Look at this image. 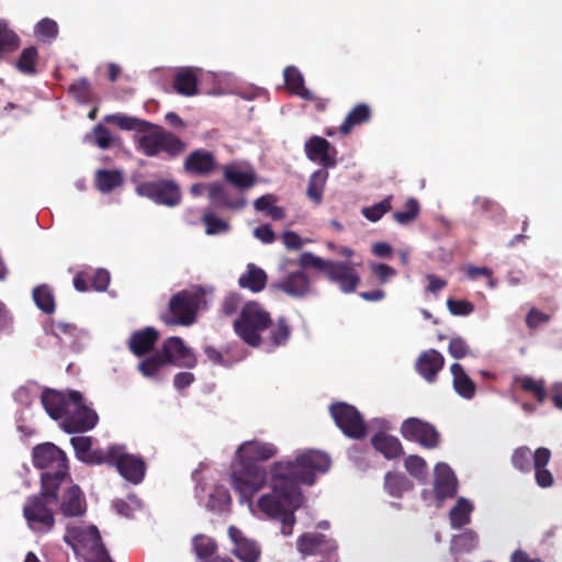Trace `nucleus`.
Returning <instances> with one entry per match:
<instances>
[{
	"instance_id": "49530a36",
	"label": "nucleus",
	"mask_w": 562,
	"mask_h": 562,
	"mask_svg": "<svg viewBox=\"0 0 562 562\" xmlns=\"http://www.w3.org/2000/svg\"><path fill=\"white\" fill-rule=\"evenodd\" d=\"M68 91L79 103H91L94 100L91 83L86 78L74 81Z\"/></svg>"
},
{
	"instance_id": "6e6552de",
	"label": "nucleus",
	"mask_w": 562,
	"mask_h": 562,
	"mask_svg": "<svg viewBox=\"0 0 562 562\" xmlns=\"http://www.w3.org/2000/svg\"><path fill=\"white\" fill-rule=\"evenodd\" d=\"M68 398L74 406L68 409L61 423L63 429L68 434L86 432L95 427L99 416L94 409L82 403V394L79 391H68Z\"/></svg>"
},
{
	"instance_id": "bf43d9fd",
	"label": "nucleus",
	"mask_w": 562,
	"mask_h": 562,
	"mask_svg": "<svg viewBox=\"0 0 562 562\" xmlns=\"http://www.w3.org/2000/svg\"><path fill=\"white\" fill-rule=\"evenodd\" d=\"M448 352L454 359H463L470 353V346L463 338L452 337L449 341Z\"/></svg>"
},
{
	"instance_id": "f3484780",
	"label": "nucleus",
	"mask_w": 562,
	"mask_h": 562,
	"mask_svg": "<svg viewBox=\"0 0 562 562\" xmlns=\"http://www.w3.org/2000/svg\"><path fill=\"white\" fill-rule=\"evenodd\" d=\"M325 276L331 282L338 283L345 293H352L359 285L360 277L348 262L330 261Z\"/></svg>"
},
{
	"instance_id": "58836bf2",
	"label": "nucleus",
	"mask_w": 562,
	"mask_h": 562,
	"mask_svg": "<svg viewBox=\"0 0 562 562\" xmlns=\"http://www.w3.org/2000/svg\"><path fill=\"white\" fill-rule=\"evenodd\" d=\"M224 179L238 190L250 189L256 183L254 172L240 171L235 167H225Z\"/></svg>"
},
{
	"instance_id": "a18cd8bd",
	"label": "nucleus",
	"mask_w": 562,
	"mask_h": 562,
	"mask_svg": "<svg viewBox=\"0 0 562 562\" xmlns=\"http://www.w3.org/2000/svg\"><path fill=\"white\" fill-rule=\"evenodd\" d=\"M420 205L415 198H409L405 202L403 211H395L392 214L393 220L400 225H408L413 223L419 215Z\"/></svg>"
},
{
	"instance_id": "a878e982",
	"label": "nucleus",
	"mask_w": 562,
	"mask_h": 562,
	"mask_svg": "<svg viewBox=\"0 0 562 562\" xmlns=\"http://www.w3.org/2000/svg\"><path fill=\"white\" fill-rule=\"evenodd\" d=\"M551 456L550 449L546 447H540L533 452L535 480L541 488L551 487L554 483L552 473L547 469Z\"/></svg>"
},
{
	"instance_id": "393cba45",
	"label": "nucleus",
	"mask_w": 562,
	"mask_h": 562,
	"mask_svg": "<svg viewBox=\"0 0 562 562\" xmlns=\"http://www.w3.org/2000/svg\"><path fill=\"white\" fill-rule=\"evenodd\" d=\"M207 190L209 199L216 207L240 210L246 205V200L243 196L233 195V193L221 183H210Z\"/></svg>"
},
{
	"instance_id": "09e8293b",
	"label": "nucleus",
	"mask_w": 562,
	"mask_h": 562,
	"mask_svg": "<svg viewBox=\"0 0 562 562\" xmlns=\"http://www.w3.org/2000/svg\"><path fill=\"white\" fill-rule=\"evenodd\" d=\"M531 461L533 462V453L526 446L515 449L512 454V463L514 468L522 473L530 472Z\"/></svg>"
},
{
	"instance_id": "bb28decb",
	"label": "nucleus",
	"mask_w": 562,
	"mask_h": 562,
	"mask_svg": "<svg viewBox=\"0 0 562 562\" xmlns=\"http://www.w3.org/2000/svg\"><path fill=\"white\" fill-rule=\"evenodd\" d=\"M60 512L66 517H80L86 513V502L78 485L70 486L63 495Z\"/></svg>"
},
{
	"instance_id": "f03ea898",
	"label": "nucleus",
	"mask_w": 562,
	"mask_h": 562,
	"mask_svg": "<svg viewBox=\"0 0 562 562\" xmlns=\"http://www.w3.org/2000/svg\"><path fill=\"white\" fill-rule=\"evenodd\" d=\"M104 122L123 131L144 133L137 137V149L147 157L164 155L166 159H175L187 149V143L175 133L149 121L121 113L104 116Z\"/></svg>"
},
{
	"instance_id": "8fccbe9b",
	"label": "nucleus",
	"mask_w": 562,
	"mask_h": 562,
	"mask_svg": "<svg viewBox=\"0 0 562 562\" xmlns=\"http://www.w3.org/2000/svg\"><path fill=\"white\" fill-rule=\"evenodd\" d=\"M392 195L385 196L379 203L362 209V215L370 222H378L384 214L392 210Z\"/></svg>"
},
{
	"instance_id": "412c9836",
	"label": "nucleus",
	"mask_w": 562,
	"mask_h": 562,
	"mask_svg": "<svg viewBox=\"0 0 562 562\" xmlns=\"http://www.w3.org/2000/svg\"><path fill=\"white\" fill-rule=\"evenodd\" d=\"M183 168L188 173L205 177L216 168V159L213 153L206 149H195L188 155Z\"/></svg>"
},
{
	"instance_id": "338daca9",
	"label": "nucleus",
	"mask_w": 562,
	"mask_h": 562,
	"mask_svg": "<svg viewBox=\"0 0 562 562\" xmlns=\"http://www.w3.org/2000/svg\"><path fill=\"white\" fill-rule=\"evenodd\" d=\"M281 238L288 249L299 250L303 247L301 236L293 231H285Z\"/></svg>"
},
{
	"instance_id": "b1692460",
	"label": "nucleus",
	"mask_w": 562,
	"mask_h": 562,
	"mask_svg": "<svg viewBox=\"0 0 562 562\" xmlns=\"http://www.w3.org/2000/svg\"><path fill=\"white\" fill-rule=\"evenodd\" d=\"M159 339V331L154 327H145L134 331L127 341L130 351L136 357L150 353Z\"/></svg>"
},
{
	"instance_id": "aec40b11",
	"label": "nucleus",
	"mask_w": 562,
	"mask_h": 562,
	"mask_svg": "<svg viewBox=\"0 0 562 562\" xmlns=\"http://www.w3.org/2000/svg\"><path fill=\"white\" fill-rule=\"evenodd\" d=\"M443 366V356L436 349H428L418 356L415 369L428 383H434Z\"/></svg>"
},
{
	"instance_id": "9b49d317",
	"label": "nucleus",
	"mask_w": 562,
	"mask_h": 562,
	"mask_svg": "<svg viewBox=\"0 0 562 562\" xmlns=\"http://www.w3.org/2000/svg\"><path fill=\"white\" fill-rule=\"evenodd\" d=\"M135 191L142 198L170 207L178 205L181 201L180 187L172 180L144 181L136 186Z\"/></svg>"
},
{
	"instance_id": "2eb2a0df",
	"label": "nucleus",
	"mask_w": 562,
	"mask_h": 562,
	"mask_svg": "<svg viewBox=\"0 0 562 562\" xmlns=\"http://www.w3.org/2000/svg\"><path fill=\"white\" fill-rule=\"evenodd\" d=\"M306 157L314 162H318L323 169L335 167L337 164V150L330 143L321 136L310 137L304 145Z\"/></svg>"
},
{
	"instance_id": "0e129e2a",
	"label": "nucleus",
	"mask_w": 562,
	"mask_h": 562,
	"mask_svg": "<svg viewBox=\"0 0 562 562\" xmlns=\"http://www.w3.org/2000/svg\"><path fill=\"white\" fill-rule=\"evenodd\" d=\"M203 351L213 364L223 367H227L229 364L228 360L225 359L224 353L214 346H205Z\"/></svg>"
},
{
	"instance_id": "a19ab883",
	"label": "nucleus",
	"mask_w": 562,
	"mask_h": 562,
	"mask_svg": "<svg viewBox=\"0 0 562 562\" xmlns=\"http://www.w3.org/2000/svg\"><path fill=\"white\" fill-rule=\"evenodd\" d=\"M167 366L159 351L149 355L137 364V370L142 375L149 379L158 376L160 370Z\"/></svg>"
},
{
	"instance_id": "1a4fd4ad",
	"label": "nucleus",
	"mask_w": 562,
	"mask_h": 562,
	"mask_svg": "<svg viewBox=\"0 0 562 562\" xmlns=\"http://www.w3.org/2000/svg\"><path fill=\"white\" fill-rule=\"evenodd\" d=\"M296 550L303 557L317 555L325 562H338L336 540L321 532H304L296 539Z\"/></svg>"
},
{
	"instance_id": "c9c22d12",
	"label": "nucleus",
	"mask_w": 562,
	"mask_h": 562,
	"mask_svg": "<svg viewBox=\"0 0 562 562\" xmlns=\"http://www.w3.org/2000/svg\"><path fill=\"white\" fill-rule=\"evenodd\" d=\"M473 505L465 498L460 497L450 509L449 518L452 529H461L471 521Z\"/></svg>"
},
{
	"instance_id": "39448f33",
	"label": "nucleus",
	"mask_w": 562,
	"mask_h": 562,
	"mask_svg": "<svg viewBox=\"0 0 562 562\" xmlns=\"http://www.w3.org/2000/svg\"><path fill=\"white\" fill-rule=\"evenodd\" d=\"M271 325L270 314L257 302H248L234 322L235 333L249 346L259 347L260 333Z\"/></svg>"
},
{
	"instance_id": "7ed1b4c3",
	"label": "nucleus",
	"mask_w": 562,
	"mask_h": 562,
	"mask_svg": "<svg viewBox=\"0 0 562 562\" xmlns=\"http://www.w3.org/2000/svg\"><path fill=\"white\" fill-rule=\"evenodd\" d=\"M33 465L44 470L41 485L44 491L59 490L69 477V467L66 453L50 442L37 445L32 451Z\"/></svg>"
},
{
	"instance_id": "6e6d98bb",
	"label": "nucleus",
	"mask_w": 562,
	"mask_h": 562,
	"mask_svg": "<svg viewBox=\"0 0 562 562\" xmlns=\"http://www.w3.org/2000/svg\"><path fill=\"white\" fill-rule=\"evenodd\" d=\"M70 443L76 452V457L86 462L89 453L92 450V438L91 437H72Z\"/></svg>"
},
{
	"instance_id": "0eeeda50",
	"label": "nucleus",
	"mask_w": 562,
	"mask_h": 562,
	"mask_svg": "<svg viewBox=\"0 0 562 562\" xmlns=\"http://www.w3.org/2000/svg\"><path fill=\"white\" fill-rule=\"evenodd\" d=\"M200 296L187 290L173 294L168 308L160 315L166 325L190 326L196 319Z\"/></svg>"
},
{
	"instance_id": "de8ad7c7",
	"label": "nucleus",
	"mask_w": 562,
	"mask_h": 562,
	"mask_svg": "<svg viewBox=\"0 0 562 562\" xmlns=\"http://www.w3.org/2000/svg\"><path fill=\"white\" fill-rule=\"evenodd\" d=\"M192 546L198 558L204 562L211 560L210 558H212L217 550L216 542L204 535L195 536L192 540Z\"/></svg>"
},
{
	"instance_id": "5701e85b",
	"label": "nucleus",
	"mask_w": 562,
	"mask_h": 562,
	"mask_svg": "<svg viewBox=\"0 0 562 562\" xmlns=\"http://www.w3.org/2000/svg\"><path fill=\"white\" fill-rule=\"evenodd\" d=\"M458 482L451 468L445 463H438L435 468L434 493L436 498H451L457 494Z\"/></svg>"
},
{
	"instance_id": "603ef678",
	"label": "nucleus",
	"mask_w": 562,
	"mask_h": 562,
	"mask_svg": "<svg viewBox=\"0 0 562 562\" xmlns=\"http://www.w3.org/2000/svg\"><path fill=\"white\" fill-rule=\"evenodd\" d=\"M207 235L225 234L229 231V224L213 213H206L202 217Z\"/></svg>"
},
{
	"instance_id": "ddd939ff",
	"label": "nucleus",
	"mask_w": 562,
	"mask_h": 562,
	"mask_svg": "<svg viewBox=\"0 0 562 562\" xmlns=\"http://www.w3.org/2000/svg\"><path fill=\"white\" fill-rule=\"evenodd\" d=\"M167 364L193 369L198 364L194 352L184 345V341L177 336L164 340L158 350Z\"/></svg>"
},
{
	"instance_id": "473e14b6",
	"label": "nucleus",
	"mask_w": 562,
	"mask_h": 562,
	"mask_svg": "<svg viewBox=\"0 0 562 562\" xmlns=\"http://www.w3.org/2000/svg\"><path fill=\"white\" fill-rule=\"evenodd\" d=\"M328 171L326 169H318L314 171L308 179L306 196L315 205H319L323 201V193L328 179Z\"/></svg>"
},
{
	"instance_id": "ea45409f",
	"label": "nucleus",
	"mask_w": 562,
	"mask_h": 562,
	"mask_svg": "<svg viewBox=\"0 0 562 562\" xmlns=\"http://www.w3.org/2000/svg\"><path fill=\"white\" fill-rule=\"evenodd\" d=\"M33 300L36 306L46 314L55 311V297L52 289L47 284H41L33 290Z\"/></svg>"
},
{
	"instance_id": "dca6fc26",
	"label": "nucleus",
	"mask_w": 562,
	"mask_h": 562,
	"mask_svg": "<svg viewBox=\"0 0 562 562\" xmlns=\"http://www.w3.org/2000/svg\"><path fill=\"white\" fill-rule=\"evenodd\" d=\"M279 453L278 447L272 442L261 440L245 441L237 450V459L245 462L259 464L268 461Z\"/></svg>"
},
{
	"instance_id": "a211bd4d",
	"label": "nucleus",
	"mask_w": 562,
	"mask_h": 562,
	"mask_svg": "<svg viewBox=\"0 0 562 562\" xmlns=\"http://www.w3.org/2000/svg\"><path fill=\"white\" fill-rule=\"evenodd\" d=\"M114 465L125 480L134 484L140 483L145 476V461L140 457L124 452L123 446L120 447Z\"/></svg>"
},
{
	"instance_id": "79ce46f5",
	"label": "nucleus",
	"mask_w": 562,
	"mask_h": 562,
	"mask_svg": "<svg viewBox=\"0 0 562 562\" xmlns=\"http://www.w3.org/2000/svg\"><path fill=\"white\" fill-rule=\"evenodd\" d=\"M119 445H112L108 448L92 449L85 463L87 464H110L114 465L120 450Z\"/></svg>"
},
{
	"instance_id": "f8f14e48",
	"label": "nucleus",
	"mask_w": 562,
	"mask_h": 562,
	"mask_svg": "<svg viewBox=\"0 0 562 562\" xmlns=\"http://www.w3.org/2000/svg\"><path fill=\"white\" fill-rule=\"evenodd\" d=\"M404 439L417 442L426 449H435L439 446L440 434L434 425L417 417L406 418L400 428Z\"/></svg>"
},
{
	"instance_id": "680f3d73",
	"label": "nucleus",
	"mask_w": 562,
	"mask_h": 562,
	"mask_svg": "<svg viewBox=\"0 0 562 562\" xmlns=\"http://www.w3.org/2000/svg\"><path fill=\"white\" fill-rule=\"evenodd\" d=\"M447 306L451 314L458 316H467L474 311V305L465 300L449 299L447 301Z\"/></svg>"
},
{
	"instance_id": "864d4df0",
	"label": "nucleus",
	"mask_w": 562,
	"mask_h": 562,
	"mask_svg": "<svg viewBox=\"0 0 562 562\" xmlns=\"http://www.w3.org/2000/svg\"><path fill=\"white\" fill-rule=\"evenodd\" d=\"M330 261L331 260H324L321 257L315 256L313 252L304 251L300 255L297 265L302 269L315 268L325 273Z\"/></svg>"
},
{
	"instance_id": "c85d7f7f",
	"label": "nucleus",
	"mask_w": 562,
	"mask_h": 562,
	"mask_svg": "<svg viewBox=\"0 0 562 562\" xmlns=\"http://www.w3.org/2000/svg\"><path fill=\"white\" fill-rule=\"evenodd\" d=\"M373 448L386 459L392 460L404 453L403 446L398 438L385 432H378L371 438Z\"/></svg>"
},
{
	"instance_id": "13d9d810",
	"label": "nucleus",
	"mask_w": 562,
	"mask_h": 562,
	"mask_svg": "<svg viewBox=\"0 0 562 562\" xmlns=\"http://www.w3.org/2000/svg\"><path fill=\"white\" fill-rule=\"evenodd\" d=\"M35 33L44 38L54 40L58 35V24L49 18H44L36 23Z\"/></svg>"
},
{
	"instance_id": "052dcab7",
	"label": "nucleus",
	"mask_w": 562,
	"mask_h": 562,
	"mask_svg": "<svg viewBox=\"0 0 562 562\" xmlns=\"http://www.w3.org/2000/svg\"><path fill=\"white\" fill-rule=\"evenodd\" d=\"M90 281L92 290L105 291L110 283V273L105 269L90 271Z\"/></svg>"
},
{
	"instance_id": "7c9ffc66",
	"label": "nucleus",
	"mask_w": 562,
	"mask_h": 562,
	"mask_svg": "<svg viewBox=\"0 0 562 562\" xmlns=\"http://www.w3.org/2000/svg\"><path fill=\"white\" fill-rule=\"evenodd\" d=\"M267 279V273L262 269L258 268L254 263H249L247 266L246 273L239 277L238 284L240 288L248 289L251 292L257 293L265 289Z\"/></svg>"
},
{
	"instance_id": "4c0bfd02",
	"label": "nucleus",
	"mask_w": 562,
	"mask_h": 562,
	"mask_svg": "<svg viewBox=\"0 0 562 562\" xmlns=\"http://www.w3.org/2000/svg\"><path fill=\"white\" fill-rule=\"evenodd\" d=\"M514 381L521 391L532 394L539 404L546 402L547 390L544 380H536L529 375H520L516 376Z\"/></svg>"
},
{
	"instance_id": "3c124183",
	"label": "nucleus",
	"mask_w": 562,
	"mask_h": 562,
	"mask_svg": "<svg viewBox=\"0 0 562 562\" xmlns=\"http://www.w3.org/2000/svg\"><path fill=\"white\" fill-rule=\"evenodd\" d=\"M404 467L412 476L419 481H425L427 476V464L422 457L416 454L408 456L404 460Z\"/></svg>"
},
{
	"instance_id": "c756f323",
	"label": "nucleus",
	"mask_w": 562,
	"mask_h": 562,
	"mask_svg": "<svg viewBox=\"0 0 562 562\" xmlns=\"http://www.w3.org/2000/svg\"><path fill=\"white\" fill-rule=\"evenodd\" d=\"M371 119V109L366 103L356 104L350 112L346 115L345 121L339 126V132L342 135H348L353 127L369 122Z\"/></svg>"
},
{
	"instance_id": "6ab92c4d",
	"label": "nucleus",
	"mask_w": 562,
	"mask_h": 562,
	"mask_svg": "<svg viewBox=\"0 0 562 562\" xmlns=\"http://www.w3.org/2000/svg\"><path fill=\"white\" fill-rule=\"evenodd\" d=\"M271 288L291 297H304L312 290L310 278L302 270L289 273L282 280L273 282Z\"/></svg>"
},
{
	"instance_id": "4d7b16f0",
	"label": "nucleus",
	"mask_w": 562,
	"mask_h": 562,
	"mask_svg": "<svg viewBox=\"0 0 562 562\" xmlns=\"http://www.w3.org/2000/svg\"><path fill=\"white\" fill-rule=\"evenodd\" d=\"M453 543L459 551L469 552L476 547L477 535L472 530H467L463 533L456 536Z\"/></svg>"
},
{
	"instance_id": "c03bdc74",
	"label": "nucleus",
	"mask_w": 562,
	"mask_h": 562,
	"mask_svg": "<svg viewBox=\"0 0 562 562\" xmlns=\"http://www.w3.org/2000/svg\"><path fill=\"white\" fill-rule=\"evenodd\" d=\"M269 333V341L273 347H280L288 342L291 328L284 317H280L274 324L271 323Z\"/></svg>"
},
{
	"instance_id": "4be33fe9",
	"label": "nucleus",
	"mask_w": 562,
	"mask_h": 562,
	"mask_svg": "<svg viewBox=\"0 0 562 562\" xmlns=\"http://www.w3.org/2000/svg\"><path fill=\"white\" fill-rule=\"evenodd\" d=\"M41 403L49 417L55 420H64L71 404L68 392L64 393L52 389L43 391Z\"/></svg>"
},
{
	"instance_id": "774afa93",
	"label": "nucleus",
	"mask_w": 562,
	"mask_h": 562,
	"mask_svg": "<svg viewBox=\"0 0 562 562\" xmlns=\"http://www.w3.org/2000/svg\"><path fill=\"white\" fill-rule=\"evenodd\" d=\"M240 300L239 296L236 294H229L227 295L221 306V311L226 316H232L235 314L239 307Z\"/></svg>"
},
{
	"instance_id": "4468645a",
	"label": "nucleus",
	"mask_w": 562,
	"mask_h": 562,
	"mask_svg": "<svg viewBox=\"0 0 562 562\" xmlns=\"http://www.w3.org/2000/svg\"><path fill=\"white\" fill-rule=\"evenodd\" d=\"M228 536L234 543L232 554L240 562H258L261 557V548L257 541L244 536L235 526L228 528Z\"/></svg>"
},
{
	"instance_id": "5fc2aeb1",
	"label": "nucleus",
	"mask_w": 562,
	"mask_h": 562,
	"mask_svg": "<svg viewBox=\"0 0 562 562\" xmlns=\"http://www.w3.org/2000/svg\"><path fill=\"white\" fill-rule=\"evenodd\" d=\"M93 144L101 149L110 148L114 143L111 132L102 124H98L92 130Z\"/></svg>"
},
{
	"instance_id": "69168bd1",
	"label": "nucleus",
	"mask_w": 562,
	"mask_h": 562,
	"mask_svg": "<svg viewBox=\"0 0 562 562\" xmlns=\"http://www.w3.org/2000/svg\"><path fill=\"white\" fill-rule=\"evenodd\" d=\"M53 334L60 338V336L65 335L68 337H75L77 335L78 328L72 323L57 322L53 324Z\"/></svg>"
},
{
	"instance_id": "2f4dec72",
	"label": "nucleus",
	"mask_w": 562,
	"mask_h": 562,
	"mask_svg": "<svg viewBox=\"0 0 562 562\" xmlns=\"http://www.w3.org/2000/svg\"><path fill=\"white\" fill-rule=\"evenodd\" d=\"M173 88L177 93L191 97L198 92V77L191 68L179 70L173 79Z\"/></svg>"
},
{
	"instance_id": "20e7f679",
	"label": "nucleus",
	"mask_w": 562,
	"mask_h": 562,
	"mask_svg": "<svg viewBox=\"0 0 562 562\" xmlns=\"http://www.w3.org/2000/svg\"><path fill=\"white\" fill-rule=\"evenodd\" d=\"M64 540L85 562H113L102 542L98 528L93 525L67 526Z\"/></svg>"
},
{
	"instance_id": "f257e3e1",
	"label": "nucleus",
	"mask_w": 562,
	"mask_h": 562,
	"mask_svg": "<svg viewBox=\"0 0 562 562\" xmlns=\"http://www.w3.org/2000/svg\"><path fill=\"white\" fill-rule=\"evenodd\" d=\"M331 464L329 456L319 450H306L294 460L274 461L269 471L261 464L237 459L231 473V485L240 502L251 503L252 497L266 485L269 492L257 499V507L268 519L281 524L284 537L293 533L295 512L304 504L302 484L313 485L317 474L326 473Z\"/></svg>"
},
{
	"instance_id": "72a5a7b5",
	"label": "nucleus",
	"mask_w": 562,
	"mask_h": 562,
	"mask_svg": "<svg viewBox=\"0 0 562 562\" xmlns=\"http://www.w3.org/2000/svg\"><path fill=\"white\" fill-rule=\"evenodd\" d=\"M284 82L286 88L294 94L305 100H312V92L304 87V79L301 71L294 66H288L284 71Z\"/></svg>"
},
{
	"instance_id": "9d476101",
	"label": "nucleus",
	"mask_w": 562,
	"mask_h": 562,
	"mask_svg": "<svg viewBox=\"0 0 562 562\" xmlns=\"http://www.w3.org/2000/svg\"><path fill=\"white\" fill-rule=\"evenodd\" d=\"M330 415L342 431V434L352 439H362L367 435V426L360 412L352 405L339 402L329 407Z\"/></svg>"
},
{
	"instance_id": "37998d69",
	"label": "nucleus",
	"mask_w": 562,
	"mask_h": 562,
	"mask_svg": "<svg viewBox=\"0 0 562 562\" xmlns=\"http://www.w3.org/2000/svg\"><path fill=\"white\" fill-rule=\"evenodd\" d=\"M38 59V50L35 46L24 48L16 60V68L20 72L29 76L36 74V63Z\"/></svg>"
},
{
	"instance_id": "cd10ccee",
	"label": "nucleus",
	"mask_w": 562,
	"mask_h": 562,
	"mask_svg": "<svg viewBox=\"0 0 562 562\" xmlns=\"http://www.w3.org/2000/svg\"><path fill=\"white\" fill-rule=\"evenodd\" d=\"M452 385L458 395L465 400H472L476 393V384L464 371L463 367L456 362L450 367Z\"/></svg>"
},
{
	"instance_id": "f704fd0d",
	"label": "nucleus",
	"mask_w": 562,
	"mask_h": 562,
	"mask_svg": "<svg viewBox=\"0 0 562 562\" xmlns=\"http://www.w3.org/2000/svg\"><path fill=\"white\" fill-rule=\"evenodd\" d=\"M123 181V175L120 170L99 169L94 177V186L102 193H109L121 187Z\"/></svg>"
},
{
	"instance_id": "423d86ee",
	"label": "nucleus",
	"mask_w": 562,
	"mask_h": 562,
	"mask_svg": "<svg viewBox=\"0 0 562 562\" xmlns=\"http://www.w3.org/2000/svg\"><path fill=\"white\" fill-rule=\"evenodd\" d=\"M57 502L58 490L44 491L42 486L40 494L27 498L23 506V515L33 531L46 533L53 529L55 517L48 505Z\"/></svg>"
},
{
	"instance_id": "e2e57ef3",
	"label": "nucleus",
	"mask_w": 562,
	"mask_h": 562,
	"mask_svg": "<svg viewBox=\"0 0 562 562\" xmlns=\"http://www.w3.org/2000/svg\"><path fill=\"white\" fill-rule=\"evenodd\" d=\"M370 269L379 279L380 283H386L391 278L396 276V270L385 263H371Z\"/></svg>"
},
{
	"instance_id": "e433bc0d",
	"label": "nucleus",
	"mask_w": 562,
	"mask_h": 562,
	"mask_svg": "<svg viewBox=\"0 0 562 562\" xmlns=\"http://www.w3.org/2000/svg\"><path fill=\"white\" fill-rule=\"evenodd\" d=\"M413 486L412 481L402 473L387 472L384 476V488L393 497H402L404 492L411 491Z\"/></svg>"
}]
</instances>
